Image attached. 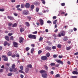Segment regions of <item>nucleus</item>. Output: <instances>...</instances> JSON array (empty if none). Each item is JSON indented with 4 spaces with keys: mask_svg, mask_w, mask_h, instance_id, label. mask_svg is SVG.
Listing matches in <instances>:
<instances>
[{
    "mask_svg": "<svg viewBox=\"0 0 78 78\" xmlns=\"http://www.w3.org/2000/svg\"><path fill=\"white\" fill-rule=\"evenodd\" d=\"M63 40L64 41H67V37H65L63 39Z\"/></svg>",
    "mask_w": 78,
    "mask_h": 78,
    "instance_id": "obj_20",
    "label": "nucleus"
},
{
    "mask_svg": "<svg viewBox=\"0 0 78 78\" xmlns=\"http://www.w3.org/2000/svg\"><path fill=\"white\" fill-rule=\"evenodd\" d=\"M70 48H71V47L69 46V47H68L66 48V50H70Z\"/></svg>",
    "mask_w": 78,
    "mask_h": 78,
    "instance_id": "obj_28",
    "label": "nucleus"
},
{
    "mask_svg": "<svg viewBox=\"0 0 78 78\" xmlns=\"http://www.w3.org/2000/svg\"><path fill=\"white\" fill-rule=\"evenodd\" d=\"M43 40V37H41L39 39V41H42Z\"/></svg>",
    "mask_w": 78,
    "mask_h": 78,
    "instance_id": "obj_35",
    "label": "nucleus"
},
{
    "mask_svg": "<svg viewBox=\"0 0 78 78\" xmlns=\"http://www.w3.org/2000/svg\"><path fill=\"white\" fill-rule=\"evenodd\" d=\"M2 58H4V61H8V58L6 57L5 55H2Z\"/></svg>",
    "mask_w": 78,
    "mask_h": 78,
    "instance_id": "obj_5",
    "label": "nucleus"
},
{
    "mask_svg": "<svg viewBox=\"0 0 78 78\" xmlns=\"http://www.w3.org/2000/svg\"><path fill=\"white\" fill-rule=\"evenodd\" d=\"M60 64H62V65H63L64 64V63H63V62H62V61H60Z\"/></svg>",
    "mask_w": 78,
    "mask_h": 78,
    "instance_id": "obj_57",
    "label": "nucleus"
},
{
    "mask_svg": "<svg viewBox=\"0 0 78 78\" xmlns=\"http://www.w3.org/2000/svg\"><path fill=\"white\" fill-rule=\"evenodd\" d=\"M28 13V11L26 10H23V15H27Z\"/></svg>",
    "mask_w": 78,
    "mask_h": 78,
    "instance_id": "obj_4",
    "label": "nucleus"
},
{
    "mask_svg": "<svg viewBox=\"0 0 78 78\" xmlns=\"http://www.w3.org/2000/svg\"><path fill=\"white\" fill-rule=\"evenodd\" d=\"M42 50H39L38 52V54L40 55V54H41V53H42Z\"/></svg>",
    "mask_w": 78,
    "mask_h": 78,
    "instance_id": "obj_29",
    "label": "nucleus"
},
{
    "mask_svg": "<svg viewBox=\"0 0 78 78\" xmlns=\"http://www.w3.org/2000/svg\"><path fill=\"white\" fill-rule=\"evenodd\" d=\"M28 71H29V69H28V68H26L25 72L26 73H28Z\"/></svg>",
    "mask_w": 78,
    "mask_h": 78,
    "instance_id": "obj_16",
    "label": "nucleus"
},
{
    "mask_svg": "<svg viewBox=\"0 0 78 78\" xmlns=\"http://www.w3.org/2000/svg\"><path fill=\"white\" fill-rule=\"evenodd\" d=\"M40 73L41 74V75L44 78H47V74L46 73V71L44 70H42L40 71Z\"/></svg>",
    "mask_w": 78,
    "mask_h": 78,
    "instance_id": "obj_1",
    "label": "nucleus"
},
{
    "mask_svg": "<svg viewBox=\"0 0 78 78\" xmlns=\"http://www.w3.org/2000/svg\"><path fill=\"white\" fill-rule=\"evenodd\" d=\"M13 45L15 47L17 48L18 47V44L16 42H14L13 43Z\"/></svg>",
    "mask_w": 78,
    "mask_h": 78,
    "instance_id": "obj_7",
    "label": "nucleus"
},
{
    "mask_svg": "<svg viewBox=\"0 0 78 78\" xmlns=\"http://www.w3.org/2000/svg\"><path fill=\"white\" fill-rule=\"evenodd\" d=\"M20 68L21 69V70H23V67L22 66H20Z\"/></svg>",
    "mask_w": 78,
    "mask_h": 78,
    "instance_id": "obj_27",
    "label": "nucleus"
},
{
    "mask_svg": "<svg viewBox=\"0 0 78 78\" xmlns=\"http://www.w3.org/2000/svg\"><path fill=\"white\" fill-rule=\"evenodd\" d=\"M53 57L54 58H56V57H57V55H53Z\"/></svg>",
    "mask_w": 78,
    "mask_h": 78,
    "instance_id": "obj_63",
    "label": "nucleus"
},
{
    "mask_svg": "<svg viewBox=\"0 0 78 78\" xmlns=\"http://www.w3.org/2000/svg\"><path fill=\"white\" fill-rule=\"evenodd\" d=\"M12 75V73H9L7 75L8 76H11Z\"/></svg>",
    "mask_w": 78,
    "mask_h": 78,
    "instance_id": "obj_32",
    "label": "nucleus"
},
{
    "mask_svg": "<svg viewBox=\"0 0 78 78\" xmlns=\"http://www.w3.org/2000/svg\"><path fill=\"white\" fill-rule=\"evenodd\" d=\"M61 5L62 6H65V3H62L61 4Z\"/></svg>",
    "mask_w": 78,
    "mask_h": 78,
    "instance_id": "obj_53",
    "label": "nucleus"
},
{
    "mask_svg": "<svg viewBox=\"0 0 78 78\" xmlns=\"http://www.w3.org/2000/svg\"><path fill=\"white\" fill-rule=\"evenodd\" d=\"M17 10L18 11H22V9L20 8H18L17 9Z\"/></svg>",
    "mask_w": 78,
    "mask_h": 78,
    "instance_id": "obj_44",
    "label": "nucleus"
},
{
    "mask_svg": "<svg viewBox=\"0 0 78 78\" xmlns=\"http://www.w3.org/2000/svg\"><path fill=\"white\" fill-rule=\"evenodd\" d=\"M20 77L21 78H23V75L21 74L20 75Z\"/></svg>",
    "mask_w": 78,
    "mask_h": 78,
    "instance_id": "obj_64",
    "label": "nucleus"
},
{
    "mask_svg": "<svg viewBox=\"0 0 78 78\" xmlns=\"http://www.w3.org/2000/svg\"><path fill=\"white\" fill-rule=\"evenodd\" d=\"M12 33H9L8 34V35L9 36H12Z\"/></svg>",
    "mask_w": 78,
    "mask_h": 78,
    "instance_id": "obj_52",
    "label": "nucleus"
},
{
    "mask_svg": "<svg viewBox=\"0 0 78 78\" xmlns=\"http://www.w3.org/2000/svg\"><path fill=\"white\" fill-rule=\"evenodd\" d=\"M65 35H66V32L64 31H62L58 34L57 36L58 37H61V36H64Z\"/></svg>",
    "mask_w": 78,
    "mask_h": 78,
    "instance_id": "obj_2",
    "label": "nucleus"
},
{
    "mask_svg": "<svg viewBox=\"0 0 78 78\" xmlns=\"http://www.w3.org/2000/svg\"><path fill=\"white\" fill-rule=\"evenodd\" d=\"M5 11V9H0V11H2V12H3V11Z\"/></svg>",
    "mask_w": 78,
    "mask_h": 78,
    "instance_id": "obj_42",
    "label": "nucleus"
},
{
    "mask_svg": "<svg viewBox=\"0 0 78 78\" xmlns=\"http://www.w3.org/2000/svg\"><path fill=\"white\" fill-rule=\"evenodd\" d=\"M27 18L28 19H29V20H31V17L30 16H27Z\"/></svg>",
    "mask_w": 78,
    "mask_h": 78,
    "instance_id": "obj_56",
    "label": "nucleus"
},
{
    "mask_svg": "<svg viewBox=\"0 0 78 78\" xmlns=\"http://www.w3.org/2000/svg\"><path fill=\"white\" fill-rule=\"evenodd\" d=\"M10 40L11 41H14V39L13 36H11L10 37Z\"/></svg>",
    "mask_w": 78,
    "mask_h": 78,
    "instance_id": "obj_34",
    "label": "nucleus"
},
{
    "mask_svg": "<svg viewBox=\"0 0 78 78\" xmlns=\"http://www.w3.org/2000/svg\"><path fill=\"white\" fill-rule=\"evenodd\" d=\"M28 36L29 38H30V39H32V35H31V34L29 35Z\"/></svg>",
    "mask_w": 78,
    "mask_h": 78,
    "instance_id": "obj_23",
    "label": "nucleus"
},
{
    "mask_svg": "<svg viewBox=\"0 0 78 78\" xmlns=\"http://www.w3.org/2000/svg\"><path fill=\"white\" fill-rule=\"evenodd\" d=\"M20 6V5H18L16 7L17 9L19 8Z\"/></svg>",
    "mask_w": 78,
    "mask_h": 78,
    "instance_id": "obj_61",
    "label": "nucleus"
},
{
    "mask_svg": "<svg viewBox=\"0 0 78 78\" xmlns=\"http://www.w3.org/2000/svg\"><path fill=\"white\" fill-rule=\"evenodd\" d=\"M8 19H10V20H14V18L12 17L8 16Z\"/></svg>",
    "mask_w": 78,
    "mask_h": 78,
    "instance_id": "obj_11",
    "label": "nucleus"
},
{
    "mask_svg": "<svg viewBox=\"0 0 78 78\" xmlns=\"http://www.w3.org/2000/svg\"><path fill=\"white\" fill-rule=\"evenodd\" d=\"M37 31H35L33 32V34H37Z\"/></svg>",
    "mask_w": 78,
    "mask_h": 78,
    "instance_id": "obj_47",
    "label": "nucleus"
},
{
    "mask_svg": "<svg viewBox=\"0 0 78 78\" xmlns=\"http://www.w3.org/2000/svg\"><path fill=\"white\" fill-rule=\"evenodd\" d=\"M5 39H6V40L8 41H9V37H8L7 36H5Z\"/></svg>",
    "mask_w": 78,
    "mask_h": 78,
    "instance_id": "obj_15",
    "label": "nucleus"
},
{
    "mask_svg": "<svg viewBox=\"0 0 78 78\" xmlns=\"http://www.w3.org/2000/svg\"><path fill=\"white\" fill-rule=\"evenodd\" d=\"M19 42L20 43H23V42L24 39L22 37H20L19 38Z\"/></svg>",
    "mask_w": 78,
    "mask_h": 78,
    "instance_id": "obj_6",
    "label": "nucleus"
},
{
    "mask_svg": "<svg viewBox=\"0 0 78 78\" xmlns=\"http://www.w3.org/2000/svg\"><path fill=\"white\" fill-rule=\"evenodd\" d=\"M19 72L20 73H25V72H23L21 70H19Z\"/></svg>",
    "mask_w": 78,
    "mask_h": 78,
    "instance_id": "obj_40",
    "label": "nucleus"
},
{
    "mask_svg": "<svg viewBox=\"0 0 78 78\" xmlns=\"http://www.w3.org/2000/svg\"><path fill=\"white\" fill-rule=\"evenodd\" d=\"M41 59L43 61H45L47 59V57L45 56H43L41 57Z\"/></svg>",
    "mask_w": 78,
    "mask_h": 78,
    "instance_id": "obj_3",
    "label": "nucleus"
},
{
    "mask_svg": "<svg viewBox=\"0 0 78 78\" xmlns=\"http://www.w3.org/2000/svg\"><path fill=\"white\" fill-rule=\"evenodd\" d=\"M42 3L44 5H45V2L44 1L42 2Z\"/></svg>",
    "mask_w": 78,
    "mask_h": 78,
    "instance_id": "obj_62",
    "label": "nucleus"
},
{
    "mask_svg": "<svg viewBox=\"0 0 78 78\" xmlns=\"http://www.w3.org/2000/svg\"><path fill=\"white\" fill-rule=\"evenodd\" d=\"M73 30L75 31H76V30H77V29L75 27L74 28Z\"/></svg>",
    "mask_w": 78,
    "mask_h": 78,
    "instance_id": "obj_50",
    "label": "nucleus"
},
{
    "mask_svg": "<svg viewBox=\"0 0 78 78\" xmlns=\"http://www.w3.org/2000/svg\"><path fill=\"white\" fill-rule=\"evenodd\" d=\"M58 29H56L54 31V32H55V33H57L58 32Z\"/></svg>",
    "mask_w": 78,
    "mask_h": 78,
    "instance_id": "obj_54",
    "label": "nucleus"
},
{
    "mask_svg": "<svg viewBox=\"0 0 78 78\" xmlns=\"http://www.w3.org/2000/svg\"><path fill=\"white\" fill-rule=\"evenodd\" d=\"M50 65L51 66H55V63H51L50 64Z\"/></svg>",
    "mask_w": 78,
    "mask_h": 78,
    "instance_id": "obj_38",
    "label": "nucleus"
},
{
    "mask_svg": "<svg viewBox=\"0 0 78 78\" xmlns=\"http://www.w3.org/2000/svg\"><path fill=\"white\" fill-rule=\"evenodd\" d=\"M48 23H51V22L50 20H48L47 21Z\"/></svg>",
    "mask_w": 78,
    "mask_h": 78,
    "instance_id": "obj_48",
    "label": "nucleus"
},
{
    "mask_svg": "<svg viewBox=\"0 0 78 78\" xmlns=\"http://www.w3.org/2000/svg\"><path fill=\"white\" fill-rule=\"evenodd\" d=\"M57 20H56L54 21L53 22V24H56V22H57Z\"/></svg>",
    "mask_w": 78,
    "mask_h": 78,
    "instance_id": "obj_33",
    "label": "nucleus"
},
{
    "mask_svg": "<svg viewBox=\"0 0 78 78\" xmlns=\"http://www.w3.org/2000/svg\"><path fill=\"white\" fill-rule=\"evenodd\" d=\"M19 56H20L18 54H16V57H19Z\"/></svg>",
    "mask_w": 78,
    "mask_h": 78,
    "instance_id": "obj_58",
    "label": "nucleus"
},
{
    "mask_svg": "<svg viewBox=\"0 0 78 78\" xmlns=\"http://www.w3.org/2000/svg\"><path fill=\"white\" fill-rule=\"evenodd\" d=\"M29 50H30V48L29 47H27L26 48V51H28Z\"/></svg>",
    "mask_w": 78,
    "mask_h": 78,
    "instance_id": "obj_43",
    "label": "nucleus"
},
{
    "mask_svg": "<svg viewBox=\"0 0 78 78\" xmlns=\"http://www.w3.org/2000/svg\"><path fill=\"white\" fill-rule=\"evenodd\" d=\"M13 69H12V68H10L9 71H10V72H12V71H13Z\"/></svg>",
    "mask_w": 78,
    "mask_h": 78,
    "instance_id": "obj_55",
    "label": "nucleus"
},
{
    "mask_svg": "<svg viewBox=\"0 0 78 78\" xmlns=\"http://www.w3.org/2000/svg\"><path fill=\"white\" fill-rule=\"evenodd\" d=\"M27 67H29V68H30V69H31L32 68V65H29L27 66Z\"/></svg>",
    "mask_w": 78,
    "mask_h": 78,
    "instance_id": "obj_25",
    "label": "nucleus"
},
{
    "mask_svg": "<svg viewBox=\"0 0 78 78\" xmlns=\"http://www.w3.org/2000/svg\"><path fill=\"white\" fill-rule=\"evenodd\" d=\"M14 70H13L14 72H16L17 70V68H14V69H13Z\"/></svg>",
    "mask_w": 78,
    "mask_h": 78,
    "instance_id": "obj_49",
    "label": "nucleus"
},
{
    "mask_svg": "<svg viewBox=\"0 0 78 78\" xmlns=\"http://www.w3.org/2000/svg\"><path fill=\"white\" fill-rule=\"evenodd\" d=\"M44 68L46 70H48V67L47 65H44Z\"/></svg>",
    "mask_w": 78,
    "mask_h": 78,
    "instance_id": "obj_26",
    "label": "nucleus"
},
{
    "mask_svg": "<svg viewBox=\"0 0 78 78\" xmlns=\"http://www.w3.org/2000/svg\"><path fill=\"white\" fill-rule=\"evenodd\" d=\"M46 56L48 58L49 57H50V54L49 52H48L47 53Z\"/></svg>",
    "mask_w": 78,
    "mask_h": 78,
    "instance_id": "obj_22",
    "label": "nucleus"
},
{
    "mask_svg": "<svg viewBox=\"0 0 78 78\" xmlns=\"http://www.w3.org/2000/svg\"><path fill=\"white\" fill-rule=\"evenodd\" d=\"M36 10V12H38L39 11V8H37Z\"/></svg>",
    "mask_w": 78,
    "mask_h": 78,
    "instance_id": "obj_51",
    "label": "nucleus"
},
{
    "mask_svg": "<svg viewBox=\"0 0 78 78\" xmlns=\"http://www.w3.org/2000/svg\"><path fill=\"white\" fill-rule=\"evenodd\" d=\"M71 78H77V76H72Z\"/></svg>",
    "mask_w": 78,
    "mask_h": 78,
    "instance_id": "obj_59",
    "label": "nucleus"
},
{
    "mask_svg": "<svg viewBox=\"0 0 78 78\" xmlns=\"http://www.w3.org/2000/svg\"><path fill=\"white\" fill-rule=\"evenodd\" d=\"M25 23L26 26H27V27H30V25L29 23L28 22H26Z\"/></svg>",
    "mask_w": 78,
    "mask_h": 78,
    "instance_id": "obj_14",
    "label": "nucleus"
},
{
    "mask_svg": "<svg viewBox=\"0 0 78 78\" xmlns=\"http://www.w3.org/2000/svg\"><path fill=\"white\" fill-rule=\"evenodd\" d=\"M7 55L8 56H11V55H12V53L11 52L9 51Z\"/></svg>",
    "mask_w": 78,
    "mask_h": 78,
    "instance_id": "obj_19",
    "label": "nucleus"
},
{
    "mask_svg": "<svg viewBox=\"0 0 78 78\" xmlns=\"http://www.w3.org/2000/svg\"><path fill=\"white\" fill-rule=\"evenodd\" d=\"M31 9H33L34 8V5H32L31 6Z\"/></svg>",
    "mask_w": 78,
    "mask_h": 78,
    "instance_id": "obj_45",
    "label": "nucleus"
},
{
    "mask_svg": "<svg viewBox=\"0 0 78 78\" xmlns=\"http://www.w3.org/2000/svg\"><path fill=\"white\" fill-rule=\"evenodd\" d=\"M17 24L16 23H15L13 25H12V27H17Z\"/></svg>",
    "mask_w": 78,
    "mask_h": 78,
    "instance_id": "obj_18",
    "label": "nucleus"
},
{
    "mask_svg": "<svg viewBox=\"0 0 78 78\" xmlns=\"http://www.w3.org/2000/svg\"><path fill=\"white\" fill-rule=\"evenodd\" d=\"M52 48L53 50H55V49L56 48V46H52Z\"/></svg>",
    "mask_w": 78,
    "mask_h": 78,
    "instance_id": "obj_39",
    "label": "nucleus"
},
{
    "mask_svg": "<svg viewBox=\"0 0 78 78\" xmlns=\"http://www.w3.org/2000/svg\"><path fill=\"white\" fill-rule=\"evenodd\" d=\"M45 49L46 50H48L49 51H50V50H51V47L49 46H47L45 48Z\"/></svg>",
    "mask_w": 78,
    "mask_h": 78,
    "instance_id": "obj_8",
    "label": "nucleus"
},
{
    "mask_svg": "<svg viewBox=\"0 0 78 78\" xmlns=\"http://www.w3.org/2000/svg\"><path fill=\"white\" fill-rule=\"evenodd\" d=\"M61 61V60H56V61L57 62H58V63H60Z\"/></svg>",
    "mask_w": 78,
    "mask_h": 78,
    "instance_id": "obj_41",
    "label": "nucleus"
},
{
    "mask_svg": "<svg viewBox=\"0 0 78 78\" xmlns=\"http://www.w3.org/2000/svg\"><path fill=\"white\" fill-rule=\"evenodd\" d=\"M7 44H8V42H7V41H5L4 44V46H6V45H7Z\"/></svg>",
    "mask_w": 78,
    "mask_h": 78,
    "instance_id": "obj_31",
    "label": "nucleus"
},
{
    "mask_svg": "<svg viewBox=\"0 0 78 78\" xmlns=\"http://www.w3.org/2000/svg\"><path fill=\"white\" fill-rule=\"evenodd\" d=\"M26 8H28L30 7V4L28 3H27L25 5Z\"/></svg>",
    "mask_w": 78,
    "mask_h": 78,
    "instance_id": "obj_12",
    "label": "nucleus"
},
{
    "mask_svg": "<svg viewBox=\"0 0 78 78\" xmlns=\"http://www.w3.org/2000/svg\"><path fill=\"white\" fill-rule=\"evenodd\" d=\"M39 20L41 25H44V21L43 20L40 19Z\"/></svg>",
    "mask_w": 78,
    "mask_h": 78,
    "instance_id": "obj_9",
    "label": "nucleus"
},
{
    "mask_svg": "<svg viewBox=\"0 0 78 78\" xmlns=\"http://www.w3.org/2000/svg\"><path fill=\"white\" fill-rule=\"evenodd\" d=\"M47 42L49 44H51V43L49 41H47Z\"/></svg>",
    "mask_w": 78,
    "mask_h": 78,
    "instance_id": "obj_60",
    "label": "nucleus"
},
{
    "mask_svg": "<svg viewBox=\"0 0 78 78\" xmlns=\"http://www.w3.org/2000/svg\"><path fill=\"white\" fill-rule=\"evenodd\" d=\"M14 15L15 16H18V14H17V13H14Z\"/></svg>",
    "mask_w": 78,
    "mask_h": 78,
    "instance_id": "obj_46",
    "label": "nucleus"
},
{
    "mask_svg": "<svg viewBox=\"0 0 78 78\" xmlns=\"http://www.w3.org/2000/svg\"><path fill=\"white\" fill-rule=\"evenodd\" d=\"M16 67L15 64H13L12 66V67L13 69H14V68Z\"/></svg>",
    "mask_w": 78,
    "mask_h": 78,
    "instance_id": "obj_17",
    "label": "nucleus"
},
{
    "mask_svg": "<svg viewBox=\"0 0 78 78\" xmlns=\"http://www.w3.org/2000/svg\"><path fill=\"white\" fill-rule=\"evenodd\" d=\"M57 47L59 48H61V45L58 44L57 45Z\"/></svg>",
    "mask_w": 78,
    "mask_h": 78,
    "instance_id": "obj_30",
    "label": "nucleus"
},
{
    "mask_svg": "<svg viewBox=\"0 0 78 78\" xmlns=\"http://www.w3.org/2000/svg\"><path fill=\"white\" fill-rule=\"evenodd\" d=\"M72 73L74 75H78V72L77 71H74L72 72Z\"/></svg>",
    "mask_w": 78,
    "mask_h": 78,
    "instance_id": "obj_10",
    "label": "nucleus"
},
{
    "mask_svg": "<svg viewBox=\"0 0 78 78\" xmlns=\"http://www.w3.org/2000/svg\"><path fill=\"white\" fill-rule=\"evenodd\" d=\"M34 48H32L31 50V53H33V52H34Z\"/></svg>",
    "mask_w": 78,
    "mask_h": 78,
    "instance_id": "obj_24",
    "label": "nucleus"
},
{
    "mask_svg": "<svg viewBox=\"0 0 78 78\" xmlns=\"http://www.w3.org/2000/svg\"><path fill=\"white\" fill-rule=\"evenodd\" d=\"M36 36L35 35H33L32 36V39H36Z\"/></svg>",
    "mask_w": 78,
    "mask_h": 78,
    "instance_id": "obj_21",
    "label": "nucleus"
},
{
    "mask_svg": "<svg viewBox=\"0 0 78 78\" xmlns=\"http://www.w3.org/2000/svg\"><path fill=\"white\" fill-rule=\"evenodd\" d=\"M24 6L25 4H22L21 5V7L22 8H24Z\"/></svg>",
    "mask_w": 78,
    "mask_h": 78,
    "instance_id": "obj_36",
    "label": "nucleus"
},
{
    "mask_svg": "<svg viewBox=\"0 0 78 78\" xmlns=\"http://www.w3.org/2000/svg\"><path fill=\"white\" fill-rule=\"evenodd\" d=\"M20 31L21 33H22L23 31H24V29H23V28L21 27L20 28Z\"/></svg>",
    "mask_w": 78,
    "mask_h": 78,
    "instance_id": "obj_13",
    "label": "nucleus"
},
{
    "mask_svg": "<svg viewBox=\"0 0 78 78\" xmlns=\"http://www.w3.org/2000/svg\"><path fill=\"white\" fill-rule=\"evenodd\" d=\"M56 78H58V77H60V76L59 74H57L55 76Z\"/></svg>",
    "mask_w": 78,
    "mask_h": 78,
    "instance_id": "obj_37",
    "label": "nucleus"
}]
</instances>
